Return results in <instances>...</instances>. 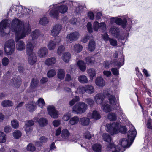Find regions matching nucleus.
I'll return each mask as SVG.
<instances>
[{
    "label": "nucleus",
    "instance_id": "f257e3e1",
    "mask_svg": "<svg viewBox=\"0 0 152 152\" xmlns=\"http://www.w3.org/2000/svg\"><path fill=\"white\" fill-rule=\"evenodd\" d=\"M11 30L15 34L16 49L18 51L23 50L25 48V44L23 41L19 40L23 38L30 32L29 24L28 23L24 24L22 21L15 18L12 21Z\"/></svg>",
    "mask_w": 152,
    "mask_h": 152
},
{
    "label": "nucleus",
    "instance_id": "f03ea898",
    "mask_svg": "<svg viewBox=\"0 0 152 152\" xmlns=\"http://www.w3.org/2000/svg\"><path fill=\"white\" fill-rule=\"evenodd\" d=\"M67 5L66 2H62L56 4H53L49 6L50 11L49 15L52 18L58 19L59 13L64 14L68 10Z\"/></svg>",
    "mask_w": 152,
    "mask_h": 152
},
{
    "label": "nucleus",
    "instance_id": "7ed1b4c3",
    "mask_svg": "<svg viewBox=\"0 0 152 152\" xmlns=\"http://www.w3.org/2000/svg\"><path fill=\"white\" fill-rule=\"evenodd\" d=\"M130 140L126 138L121 139L118 145L115 146L113 142H110L107 145V149L112 152H123L125 148H129L131 145Z\"/></svg>",
    "mask_w": 152,
    "mask_h": 152
},
{
    "label": "nucleus",
    "instance_id": "20e7f679",
    "mask_svg": "<svg viewBox=\"0 0 152 152\" xmlns=\"http://www.w3.org/2000/svg\"><path fill=\"white\" fill-rule=\"evenodd\" d=\"M107 131L111 135L116 134L120 132L123 134L126 133L127 129L124 126H122L120 122H114L107 124L106 125Z\"/></svg>",
    "mask_w": 152,
    "mask_h": 152
},
{
    "label": "nucleus",
    "instance_id": "39448f33",
    "mask_svg": "<svg viewBox=\"0 0 152 152\" xmlns=\"http://www.w3.org/2000/svg\"><path fill=\"white\" fill-rule=\"evenodd\" d=\"M126 16H124L123 20L121 18H115L112 17L111 18V21H114L117 25H121L123 28H125L126 27L128 28H130L132 26V21L130 18L128 19V22L127 21Z\"/></svg>",
    "mask_w": 152,
    "mask_h": 152
},
{
    "label": "nucleus",
    "instance_id": "423d86ee",
    "mask_svg": "<svg viewBox=\"0 0 152 152\" xmlns=\"http://www.w3.org/2000/svg\"><path fill=\"white\" fill-rule=\"evenodd\" d=\"M87 104L83 102H80L76 104L73 107L72 111L73 113L76 114H82L84 113L87 109Z\"/></svg>",
    "mask_w": 152,
    "mask_h": 152
},
{
    "label": "nucleus",
    "instance_id": "0eeeda50",
    "mask_svg": "<svg viewBox=\"0 0 152 152\" xmlns=\"http://www.w3.org/2000/svg\"><path fill=\"white\" fill-rule=\"evenodd\" d=\"M15 50V41L12 39L7 41L4 45V50L5 54L8 55L13 54Z\"/></svg>",
    "mask_w": 152,
    "mask_h": 152
},
{
    "label": "nucleus",
    "instance_id": "6e6552de",
    "mask_svg": "<svg viewBox=\"0 0 152 152\" xmlns=\"http://www.w3.org/2000/svg\"><path fill=\"white\" fill-rule=\"evenodd\" d=\"M10 24V21L7 19L3 20L0 23V34L2 36L9 33V32H6V30L8 27H9Z\"/></svg>",
    "mask_w": 152,
    "mask_h": 152
},
{
    "label": "nucleus",
    "instance_id": "1a4fd4ad",
    "mask_svg": "<svg viewBox=\"0 0 152 152\" xmlns=\"http://www.w3.org/2000/svg\"><path fill=\"white\" fill-rule=\"evenodd\" d=\"M108 94L106 93V91H103V93H98L96 94L94 97V100L96 103L98 104H100L106 98V96H108Z\"/></svg>",
    "mask_w": 152,
    "mask_h": 152
},
{
    "label": "nucleus",
    "instance_id": "9d476101",
    "mask_svg": "<svg viewBox=\"0 0 152 152\" xmlns=\"http://www.w3.org/2000/svg\"><path fill=\"white\" fill-rule=\"evenodd\" d=\"M137 134V131L134 127L132 126L130 129L128 131V138L130 141L131 145L134 139H135Z\"/></svg>",
    "mask_w": 152,
    "mask_h": 152
},
{
    "label": "nucleus",
    "instance_id": "9b49d317",
    "mask_svg": "<svg viewBox=\"0 0 152 152\" xmlns=\"http://www.w3.org/2000/svg\"><path fill=\"white\" fill-rule=\"evenodd\" d=\"M80 36L79 32L76 31L72 32L67 35L66 37L67 40L70 43L77 40Z\"/></svg>",
    "mask_w": 152,
    "mask_h": 152
},
{
    "label": "nucleus",
    "instance_id": "f8f14e48",
    "mask_svg": "<svg viewBox=\"0 0 152 152\" xmlns=\"http://www.w3.org/2000/svg\"><path fill=\"white\" fill-rule=\"evenodd\" d=\"M49 115L53 118H57L58 117V112L56 110L54 106H49L47 107Z\"/></svg>",
    "mask_w": 152,
    "mask_h": 152
},
{
    "label": "nucleus",
    "instance_id": "ddd939ff",
    "mask_svg": "<svg viewBox=\"0 0 152 152\" xmlns=\"http://www.w3.org/2000/svg\"><path fill=\"white\" fill-rule=\"evenodd\" d=\"M119 28L115 26L111 27L110 29L109 33L116 38H119L120 35Z\"/></svg>",
    "mask_w": 152,
    "mask_h": 152
},
{
    "label": "nucleus",
    "instance_id": "4468645a",
    "mask_svg": "<svg viewBox=\"0 0 152 152\" xmlns=\"http://www.w3.org/2000/svg\"><path fill=\"white\" fill-rule=\"evenodd\" d=\"M62 26L60 24H56L53 28V29L51 30L52 35L56 37L59 35L62 29Z\"/></svg>",
    "mask_w": 152,
    "mask_h": 152
},
{
    "label": "nucleus",
    "instance_id": "2eb2a0df",
    "mask_svg": "<svg viewBox=\"0 0 152 152\" xmlns=\"http://www.w3.org/2000/svg\"><path fill=\"white\" fill-rule=\"evenodd\" d=\"M55 40H57V41H55L53 40H50L48 42L47 47L50 50H54L56 44H58L60 41L61 39L60 38L57 37L56 38Z\"/></svg>",
    "mask_w": 152,
    "mask_h": 152
},
{
    "label": "nucleus",
    "instance_id": "dca6fc26",
    "mask_svg": "<svg viewBox=\"0 0 152 152\" xmlns=\"http://www.w3.org/2000/svg\"><path fill=\"white\" fill-rule=\"evenodd\" d=\"M27 10H29V9L26 8L25 7H23L21 5L19 6L17 12V16L19 18L22 17L25 14V11L28 12V11Z\"/></svg>",
    "mask_w": 152,
    "mask_h": 152
},
{
    "label": "nucleus",
    "instance_id": "f3484780",
    "mask_svg": "<svg viewBox=\"0 0 152 152\" xmlns=\"http://www.w3.org/2000/svg\"><path fill=\"white\" fill-rule=\"evenodd\" d=\"M10 83H12L15 87L17 88L20 86L21 83V80L19 76H16L10 80Z\"/></svg>",
    "mask_w": 152,
    "mask_h": 152
},
{
    "label": "nucleus",
    "instance_id": "a211bd4d",
    "mask_svg": "<svg viewBox=\"0 0 152 152\" xmlns=\"http://www.w3.org/2000/svg\"><path fill=\"white\" fill-rule=\"evenodd\" d=\"M34 122L33 120H28L25 122V130L26 133L30 132L32 130L31 126L34 124Z\"/></svg>",
    "mask_w": 152,
    "mask_h": 152
},
{
    "label": "nucleus",
    "instance_id": "6ab92c4d",
    "mask_svg": "<svg viewBox=\"0 0 152 152\" xmlns=\"http://www.w3.org/2000/svg\"><path fill=\"white\" fill-rule=\"evenodd\" d=\"M39 82V80L37 79L36 78L32 79L30 87L31 91H34L36 90V88L37 87Z\"/></svg>",
    "mask_w": 152,
    "mask_h": 152
},
{
    "label": "nucleus",
    "instance_id": "aec40b11",
    "mask_svg": "<svg viewBox=\"0 0 152 152\" xmlns=\"http://www.w3.org/2000/svg\"><path fill=\"white\" fill-rule=\"evenodd\" d=\"M108 94V96H106V98H108L109 102L112 105H115L116 102V99L115 96L113 95H111L107 91H106V93Z\"/></svg>",
    "mask_w": 152,
    "mask_h": 152
},
{
    "label": "nucleus",
    "instance_id": "412c9836",
    "mask_svg": "<svg viewBox=\"0 0 152 152\" xmlns=\"http://www.w3.org/2000/svg\"><path fill=\"white\" fill-rule=\"evenodd\" d=\"M48 53V50L45 47L41 48L38 52V54L39 56L41 58L45 57Z\"/></svg>",
    "mask_w": 152,
    "mask_h": 152
},
{
    "label": "nucleus",
    "instance_id": "4be33fe9",
    "mask_svg": "<svg viewBox=\"0 0 152 152\" xmlns=\"http://www.w3.org/2000/svg\"><path fill=\"white\" fill-rule=\"evenodd\" d=\"M95 83L97 86L100 87H102L105 85L104 80L100 77H98L96 78Z\"/></svg>",
    "mask_w": 152,
    "mask_h": 152
},
{
    "label": "nucleus",
    "instance_id": "5701e85b",
    "mask_svg": "<svg viewBox=\"0 0 152 152\" xmlns=\"http://www.w3.org/2000/svg\"><path fill=\"white\" fill-rule=\"evenodd\" d=\"M26 110L30 112L34 111L35 109V104L33 101L29 102L26 104Z\"/></svg>",
    "mask_w": 152,
    "mask_h": 152
},
{
    "label": "nucleus",
    "instance_id": "b1692460",
    "mask_svg": "<svg viewBox=\"0 0 152 152\" xmlns=\"http://www.w3.org/2000/svg\"><path fill=\"white\" fill-rule=\"evenodd\" d=\"M29 55L28 58V62L31 65L34 64L37 61V58L35 55L34 53L31 54H28Z\"/></svg>",
    "mask_w": 152,
    "mask_h": 152
},
{
    "label": "nucleus",
    "instance_id": "393cba45",
    "mask_svg": "<svg viewBox=\"0 0 152 152\" xmlns=\"http://www.w3.org/2000/svg\"><path fill=\"white\" fill-rule=\"evenodd\" d=\"M105 102L102 103V109L106 113H108L111 111L112 110V107L108 104L105 103Z\"/></svg>",
    "mask_w": 152,
    "mask_h": 152
},
{
    "label": "nucleus",
    "instance_id": "a878e982",
    "mask_svg": "<svg viewBox=\"0 0 152 152\" xmlns=\"http://www.w3.org/2000/svg\"><path fill=\"white\" fill-rule=\"evenodd\" d=\"M90 122V119L88 118H83L79 119L80 124L83 126H86L89 125Z\"/></svg>",
    "mask_w": 152,
    "mask_h": 152
},
{
    "label": "nucleus",
    "instance_id": "bb28decb",
    "mask_svg": "<svg viewBox=\"0 0 152 152\" xmlns=\"http://www.w3.org/2000/svg\"><path fill=\"white\" fill-rule=\"evenodd\" d=\"M56 61V58L54 57H52L47 59L45 61V63L48 66H51L55 64Z\"/></svg>",
    "mask_w": 152,
    "mask_h": 152
},
{
    "label": "nucleus",
    "instance_id": "cd10ccee",
    "mask_svg": "<svg viewBox=\"0 0 152 152\" xmlns=\"http://www.w3.org/2000/svg\"><path fill=\"white\" fill-rule=\"evenodd\" d=\"M66 2V4L69 6L73 7V9L81 6L80 4L76 2H72L69 0L63 1V2Z\"/></svg>",
    "mask_w": 152,
    "mask_h": 152
},
{
    "label": "nucleus",
    "instance_id": "c85d7f7f",
    "mask_svg": "<svg viewBox=\"0 0 152 152\" xmlns=\"http://www.w3.org/2000/svg\"><path fill=\"white\" fill-rule=\"evenodd\" d=\"M121 58L120 59V60L119 59L118 60V61H115V60L113 61V62L114 65V66H118V67L119 68L122 66L124 64V58L123 57V55L122 56V55H121Z\"/></svg>",
    "mask_w": 152,
    "mask_h": 152
},
{
    "label": "nucleus",
    "instance_id": "c756f323",
    "mask_svg": "<svg viewBox=\"0 0 152 152\" xmlns=\"http://www.w3.org/2000/svg\"><path fill=\"white\" fill-rule=\"evenodd\" d=\"M34 46L31 42L28 43L26 45V53L27 55L33 53Z\"/></svg>",
    "mask_w": 152,
    "mask_h": 152
},
{
    "label": "nucleus",
    "instance_id": "7c9ffc66",
    "mask_svg": "<svg viewBox=\"0 0 152 152\" xmlns=\"http://www.w3.org/2000/svg\"><path fill=\"white\" fill-rule=\"evenodd\" d=\"M90 114H88V116L90 117V118H94L95 119L98 120L100 119L101 116L99 113L96 111H93L91 117L90 115Z\"/></svg>",
    "mask_w": 152,
    "mask_h": 152
},
{
    "label": "nucleus",
    "instance_id": "2f4dec72",
    "mask_svg": "<svg viewBox=\"0 0 152 152\" xmlns=\"http://www.w3.org/2000/svg\"><path fill=\"white\" fill-rule=\"evenodd\" d=\"M48 138L46 137L43 136L40 137L39 141H36L35 142V145L38 147H40L42 143H45L47 142Z\"/></svg>",
    "mask_w": 152,
    "mask_h": 152
},
{
    "label": "nucleus",
    "instance_id": "473e14b6",
    "mask_svg": "<svg viewBox=\"0 0 152 152\" xmlns=\"http://www.w3.org/2000/svg\"><path fill=\"white\" fill-rule=\"evenodd\" d=\"M95 41L93 40H91L88 45V49L90 51H93L95 49Z\"/></svg>",
    "mask_w": 152,
    "mask_h": 152
},
{
    "label": "nucleus",
    "instance_id": "72a5a7b5",
    "mask_svg": "<svg viewBox=\"0 0 152 152\" xmlns=\"http://www.w3.org/2000/svg\"><path fill=\"white\" fill-rule=\"evenodd\" d=\"M40 35L39 31L36 29L32 32L31 34V37L33 40H35L37 39Z\"/></svg>",
    "mask_w": 152,
    "mask_h": 152
},
{
    "label": "nucleus",
    "instance_id": "f704fd0d",
    "mask_svg": "<svg viewBox=\"0 0 152 152\" xmlns=\"http://www.w3.org/2000/svg\"><path fill=\"white\" fill-rule=\"evenodd\" d=\"M79 121V118L77 116H75L70 119L69 124L72 125L76 124Z\"/></svg>",
    "mask_w": 152,
    "mask_h": 152
},
{
    "label": "nucleus",
    "instance_id": "c9c22d12",
    "mask_svg": "<svg viewBox=\"0 0 152 152\" xmlns=\"http://www.w3.org/2000/svg\"><path fill=\"white\" fill-rule=\"evenodd\" d=\"M77 64L80 69L81 71L83 72L85 71L86 69V64L83 61H79Z\"/></svg>",
    "mask_w": 152,
    "mask_h": 152
},
{
    "label": "nucleus",
    "instance_id": "e433bc0d",
    "mask_svg": "<svg viewBox=\"0 0 152 152\" xmlns=\"http://www.w3.org/2000/svg\"><path fill=\"white\" fill-rule=\"evenodd\" d=\"M13 104L12 102L9 100H4L1 103V105L4 107H10L12 106Z\"/></svg>",
    "mask_w": 152,
    "mask_h": 152
},
{
    "label": "nucleus",
    "instance_id": "4c0bfd02",
    "mask_svg": "<svg viewBox=\"0 0 152 152\" xmlns=\"http://www.w3.org/2000/svg\"><path fill=\"white\" fill-rule=\"evenodd\" d=\"M86 92L89 94H92L94 93V89L92 86L87 85L85 86Z\"/></svg>",
    "mask_w": 152,
    "mask_h": 152
},
{
    "label": "nucleus",
    "instance_id": "58836bf2",
    "mask_svg": "<svg viewBox=\"0 0 152 152\" xmlns=\"http://www.w3.org/2000/svg\"><path fill=\"white\" fill-rule=\"evenodd\" d=\"M58 77L60 79H62L64 78L65 75V71L64 70L62 69H59L58 70L57 74Z\"/></svg>",
    "mask_w": 152,
    "mask_h": 152
},
{
    "label": "nucleus",
    "instance_id": "ea45409f",
    "mask_svg": "<svg viewBox=\"0 0 152 152\" xmlns=\"http://www.w3.org/2000/svg\"><path fill=\"white\" fill-rule=\"evenodd\" d=\"M102 137L104 141L110 142L111 140V137L107 133H103L102 135Z\"/></svg>",
    "mask_w": 152,
    "mask_h": 152
},
{
    "label": "nucleus",
    "instance_id": "a19ab883",
    "mask_svg": "<svg viewBox=\"0 0 152 152\" xmlns=\"http://www.w3.org/2000/svg\"><path fill=\"white\" fill-rule=\"evenodd\" d=\"M71 55L69 52L65 53L62 57L63 60L66 63H68L69 61Z\"/></svg>",
    "mask_w": 152,
    "mask_h": 152
},
{
    "label": "nucleus",
    "instance_id": "79ce46f5",
    "mask_svg": "<svg viewBox=\"0 0 152 152\" xmlns=\"http://www.w3.org/2000/svg\"><path fill=\"white\" fill-rule=\"evenodd\" d=\"M70 135V133L66 129H63L62 131L61 136L64 139H68Z\"/></svg>",
    "mask_w": 152,
    "mask_h": 152
},
{
    "label": "nucleus",
    "instance_id": "37998d69",
    "mask_svg": "<svg viewBox=\"0 0 152 152\" xmlns=\"http://www.w3.org/2000/svg\"><path fill=\"white\" fill-rule=\"evenodd\" d=\"M38 123L41 126L43 127L48 124V121L45 118H42L39 119Z\"/></svg>",
    "mask_w": 152,
    "mask_h": 152
},
{
    "label": "nucleus",
    "instance_id": "c03bdc74",
    "mask_svg": "<svg viewBox=\"0 0 152 152\" xmlns=\"http://www.w3.org/2000/svg\"><path fill=\"white\" fill-rule=\"evenodd\" d=\"M107 118L110 121H113L117 119V117L116 114L111 112L108 114Z\"/></svg>",
    "mask_w": 152,
    "mask_h": 152
},
{
    "label": "nucleus",
    "instance_id": "a18cd8bd",
    "mask_svg": "<svg viewBox=\"0 0 152 152\" xmlns=\"http://www.w3.org/2000/svg\"><path fill=\"white\" fill-rule=\"evenodd\" d=\"M87 73L90 76V79L92 80L93 77L96 75L95 69L93 68H90L87 70Z\"/></svg>",
    "mask_w": 152,
    "mask_h": 152
},
{
    "label": "nucleus",
    "instance_id": "49530a36",
    "mask_svg": "<svg viewBox=\"0 0 152 152\" xmlns=\"http://www.w3.org/2000/svg\"><path fill=\"white\" fill-rule=\"evenodd\" d=\"M92 148L93 150L95 152H101L102 149L101 146L99 144H94Z\"/></svg>",
    "mask_w": 152,
    "mask_h": 152
},
{
    "label": "nucleus",
    "instance_id": "de8ad7c7",
    "mask_svg": "<svg viewBox=\"0 0 152 152\" xmlns=\"http://www.w3.org/2000/svg\"><path fill=\"white\" fill-rule=\"evenodd\" d=\"M78 79L79 82L81 83H87L88 82L87 77L84 75H82L80 76L79 77Z\"/></svg>",
    "mask_w": 152,
    "mask_h": 152
},
{
    "label": "nucleus",
    "instance_id": "09e8293b",
    "mask_svg": "<svg viewBox=\"0 0 152 152\" xmlns=\"http://www.w3.org/2000/svg\"><path fill=\"white\" fill-rule=\"evenodd\" d=\"M86 63L88 64L92 65L94 64L95 61V58L92 56H88L86 58Z\"/></svg>",
    "mask_w": 152,
    "mask_h": 152
},
{
    "label": "nucleus",
    "instance_id": "8fccbe9b",
    "mask_svg": "<svg viewBox=\"0 0 152 152\" xmlns=\"http://www.w3.org/2000/svg\"><path fill=\"white\" fill-rule=\"evenodd\" d=\"M83 47L79 44H75L74 46V49L77 53L80 52L82 50Z\"/></svg>",
    "mask_w": 152,
    "mask_h": 152
},
{
    "label": "nucleus",
    "instance_id": "3c124183",
    "mask_svg": "<svg viewBox=\"0 0 152 152\" xmlns=\"http://www.w3.org/2000/svg\"><path fill=\"white\" fill-rule=\"evenodd\" d=\"M83 9V7L81 6H79L73 9V12L75 14V15L79 14L82 12Z\"/></svg>",
    "mask_w": 152,
    "mask_h": 152
},
{
    "label": "nucleus",
    "instance_id": "603ef678",
    "mask_svg": "<svg viewBox=\"0 0 152 152\" xmlns=\"http://www.w3.org/2000/svg\"><path fill=\"white\" fill-rule=\"evenodd\" d=\"M21 135L22 133L21 132L18 130L15 131L13 133V137L16 139H19L21 137Z\"/></svg>",
    "mask_w": 152,
    "mask_h": 152
},
{
    "label": "nucleus",
    "instance_id": "864d4df0",
    "mask_svg": "<svg viewBox=\"0 0 152 152\" xmlns=\"http://www.w3.org/2000/svg\"><path fill=\"white\" fill-rule=\"evenodd\" d=\"M84 101L90 107H92L94 104V102L93 100L90 98L86 99Z\"/></svg>",
    "mask_w": 152,
    "mask_h": 152
},
{
    "label": "nucleus",
    "instance_id": "5fc2aeb1",
    "mask_svg": "<svg viewBox=\"0 0 152 152\" xmlns=\"http://www.w3.org/2000/svg\"><path fill=\"white\" fill-rule=\"evenodd\" d=\"M56 71L54 69L50 70L47 73V76L49 77H53L56 75Z\"/></svg>",
    "mask_w": 152,
    "mask_h": 152
},
{
    "label": "nucleus",
    "instance_id": "6e6d98bb",
    "mask_svg": "<svg viewBox=\"0 0 152 152\" xmlns=\"http://www.w3.org/2000/svg\"><path fill=\"white\" fill-rule=\"evenodd\" d=\"M48 21L46 17H44L40 19L39 21V23L43 25H45L48 24Z\"/></svg>",
    "mask_w": 152,
    "mask_h": 152
},
{
    "label": "nucleus",
    "instance_id": "4d7b16f0",
    "mask_svg": "<svg viewBox=\"0 0 152 152\" xmlns=\"http://www.w3.org/2000/svg\"><path fill=\"white\" fill-rule=\"evenodd\" d=\"M99 29L100 31L102 32L105 31L106 30V25L104 22H102L100 23Z\"/></svg>",
    "mask_w": 152,
    "mask_h": 152
},
{
    "label": "nucleus",
    "instance_id": "13d9d810",
    "mask_svg": "<svg viewBox=\"0 0 152 152\" xmlns=\"http://www.w3.org/2000/svg\"><path fill=\"white\" fill-rule=\"evenodd\" d=\"M79 100V96H75L74 98L70 101L69 102V104L70 106H72L76 102Z\"/></svg>",
    "mask_w": 152,
    "mask_h": 152
},
{
    "label": "nucleus",
    "instance_id": "bf43d9fd",
    "mask_svg": "<svg viewBox=\"0 0 152 152\" xmlns=\"http://www.w3.org/2000/svg\"><path fill=\"white\" fill-rule=\"evenodd\" d=\"M5 141V135L3 132H0V143H3Z\"/></svg>",
    "mask_w": 152,
    "mask_h": 152
},
{
    "label": "nucleus",
    "instance_id": "052dcab7",
    "mask_svg": "<svg viewBox=\"0 0 152 152\" xmlns=\"http://www.w3.org/2000/svg\"><path fill=\"white\" fill-rule=\"evenodd\" d=\"M12 127L14 128H18L19 126L18 121L16 120H14L12 121L11 122Z\"/></svg>",
    "mask_w": 152,
    "mask_h": 152
},
{
    "label": "nucleus",
    "instance_id": "680f3d73",
    "mask_svg": "<svg viewBox=\"0 0 152 152\" xmlns=\"http://www.w3.org/2000/svg\"><path fill=\"white\" fill-rule=\"evenodd\" d=\"M100 23L97 21H95L93 23V29L95 31H97L99 28Z\"/></svg>",
    "mask_w": 152,
    "mask_h": 152
},
{
    "label": "nucleus",
    "instance_id": "e2e57ef3",
    "mask_svg": "<svg viewBox=\"0 0 152 152\" xmlns=\"http://www.w3.org/2000/svg\"><path fill=\"white\" fill-rule=\"evenodd\" d=\"M77 90L80 94H83L85 92H86L85 86H80L79 87Z\"/></svg>",
    "mask_w": 152,
    "mask_h": 152
},
{
    "label": "nucleus",
    "instance_id": "0e129e2a",
    "mask_svg": "<svg viewBox=\"0 0 152 152\" xmlns=\"http://www.w3.org/2000/svg\"><path fill=\"white\" fill-rule=\"evenodd\" d=\"M37 103L38 105L40 107H42L45 104V102L43 99H39L37 101Z\"/></svg>",
    "mask_w": 152,
    "mask_h": 152
},
{
    "label": "nucleus",
    "instance_id": "69168bd1",
    "mask_svg": "<svg viewBox=\"0 0 152 152\" xmlns=\"http://www.w3.org/2000/svg\"><path fill=\"white\" fill-rule=\"evenodd\" d=\"M27 149L28 151H33L35 150V148L34 145L32 144H29L27 146Z\"/></svg>",
    "mask_w": 152,
    "mask_h": 152
},
{
    "label": "nucleus",
    "instance_id": "338daca9",
    "mask_svg": "<svg viewBox=\"0 0 152 152\" xmlns=\"http://www.w3.org/2000/svg\"><path fill=\"white\" fill-rule=\"evenodd\" d=\"M109 41L111 45L115 47L117 45V40L114 39L110 38Z\"/></svg>",
    "mask_w": 152,
    "mask_h": 152
},
{
    "label": "nucleus",
    "instance_id": "774afa93",
    "mask_svg": "<svg viewBox=\"0 0 152 152\" xmlns=\"http://www.w3.org/2000/svg\"><path fill=\"white\" fill-rule=\"evenodd\" d=\"M112 63L111 61H106L104 62L103 65L106 68H108L111 66Z\"/></svg>",
    "mask_w": 152,
    "mask_h": 152
}]
</instances>
